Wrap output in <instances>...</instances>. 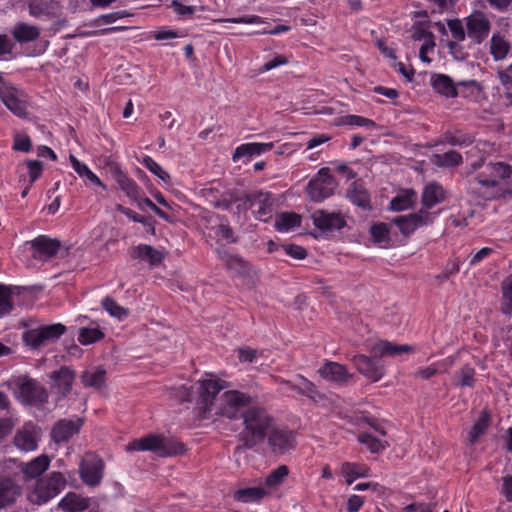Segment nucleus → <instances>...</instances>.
<instances>
[{"instance_id": "obj_25", "label": "nucleus", "mask_w": 512, "mask_h": 512, "mask_svg": "<svg viewBox=\"0 0 512 512\" xmlns=\"http://www.w3.org/2000/svg\"><path fill=\"white\" fill-rule=\"evenodd\" d=\"M445 199V192L443 187L436 183L431 182L427 184L422 192L421 202L423 210H429L435 205L441 203Z\"/></svg>"}, {"instance_id": "obj_64", "label": "nucleus", "mask_w": 512, "mask_h": 512, "mask_svg": "<svg viewBox=\"0 0 512 512\" xmlns=\"http://www.w3.org/2000/svg\"><path fill=\"white\" fill-rule=\"evenodd\" d=\"M498 79L502 86L511 87L512 85V64L509 65L505 70L497 72Z\"/></svg>"}, {"instance_id": "obj_58", "label": "nucleus", "mask_w": 512, "mask_h": 512, "mask_svg": "<svg viewBox=\"0 0 512 512\" xmlns=\"http://www.w3.org/2000/svg\"><path fill=\"white\" fill-rule=\"evenodd\" d=\"M215 234L221 238L226 240L229 243H235L237 239L234 237L233 229L228 224H219L214 227Z\"/></svg>"}, {"instance_id": "obj_17", "label": "nucleus", "mask_w": 512, "mask_h": 512, "mask_svg": "<svg viewBox=\"0 0 512 512\" xmlns=\"http://www.w3.org/2000/svg\"><path fill=\"white\" fill-rule=\"evenodd\" d=\"M18 390L20 398L26 404H38L47 400L46 390L34 380L20 379Z\"/></svg>"}, {"instance_id": "obj_52", "label": "nucleus", "mask_w": 512, "mask_h": 512, "mask_svg": "<svg viewBox=\"0 0 512 512\" xmlns=\"http://www.w3.org/2000/svg\"><path fill=\"white\" fill-rule=\"evenodd\" d=\"M337 125H353L362 127H375L373 120L358 115H346L337 119Z\"/></svg>"}, {"instance_id": "obj_28", "label": "nucleus", "mask_w": 512, "mask_h": 512, "mask_svg": "<svg viewBox=\"0 0 512 512\" xmlns=\"http://www.w3.org/2000/svg\"><path fill=\"white\" fill-rule=\"evenodd\" d=\"M130 255L132 258L147 261L151 266L159 265L164 259V255L161 251L146 244H140L133 247Z\"/></svg>"}, {"instance_id": "obj_13", "label": "nucleus", "mask_w": 512, "mask_h": 512, "mask_svg": "<svg viewBox=\"0 0 512 512\" xmlns=\"http://www.w3.org/2000/svg\"><path fill=\"white\" fill-rule=\"evenodd\" d=\"M491 24L482 12H474L466 18L468 38L474 44H481L489 35Z\"/></svg>"}, {"instance_id": "obj_42", "label": "nucleus", "mask_w": 512, "mask_h": 512, "mask_svg": "<svg viewBox=\"0 0 512 512\" xmlns=\"http://www.w3.org/2000/svg\"><path fill=\"white\" fill-rule=\"evenodd\" d=\"M463 161L462 155L455 151L450 150L443 154H435L432 156V162L439 167H454L459 166Z\"/></svg>"}, {"instance_id": "obj_21", "label": "nucleus", "mask_w": 512, "mask_h": 512, "mask_svg": "<svg viewBox=\"0 0 512 512\" xmlns=\"http://www.w3.org/2000/svg\"><path fill=\"white\" fill-rule=\"evenodd\" d=\"M50 378L57 392L62 396H66L72 389L75 373L70 368L64 366L52 372Z\"/></svg>"}, {"instance_id": "obj_16", "label": "nucleus", "mask_w": 512, "mask_h": 512, "mask_svg": "<svg viewBox=\"0 0 512 512\" xmlns=\"http://www.w3.org/2000/svg\"><path fill=\"white\" fill-rule=\"evenodd\" d=\"M311 218L315 227L322 231L339 230L346 225L345 217L340 212L316 210Z\"/></svg>"}, {"instance_id": "obj_12", "label": "nucleus", "mask_w": 512, "mask_h": 512, "mask_svg": "<svg viewBox=\"0 0 512 512\" xmlns=\"http://www.w3.org/2000/svg\"><path fill=\"white\" fill-rule=\"evenodd\" d=\"M267 436L271 452L276 455H284L296 446L295 435L290 430L273 426Z\"/></svg>"}, {"instance_id": "obj_5", "label": "nucleus", "mask_w": 512, "mask_h": 512, "mask_svg": "<svg viewBox=\"0 0 512 512\" xmlns=\"http://www.w3.org/2000/svg\"><path fill=\"white\" fill-rule=\"evenodd\" d=\"M66 479L60 472H52L37 481L35 488L28 495L31 503L42 505L54 498L65 487Z\"/></svg>"}, {"instance_id": "obj_19", "label": "nucleus", "mask_w": 512, "mask_h": 512, "mask_svg": "<svg viewBox=\"0 0 512 512\" xmlns=\"http://www.w3.org/2000/svg\"><path fill=\"white\" fill-rule=\"evenodd\" d=\"M83 424L82 419H61L56 422L51 430V437L55 443L67 442L77 434Z\"/></svg>"}, {"instance_id": "obj_39", "label": "nucleus", "mask_w": 512, "mask_h": 512, "mask_svg": "<svg viewBox=\"0 0 512 512\" xmlns=\"http://www.w3.org/2000/svg\"><path fill=\"white\" fill-rule=\"evenodd\" d=\"M475 369L470 365H464L461 367L454 376V385L456 387H474L475 385Z\"/></svg>"}, {"instance_id": "obj_53", "label": "nucleus", "mask_w": 512, "mask_h": 512, "mask_svg": "<svg viewBox=\"0 0 512 512\" xmlns=\"http://www.w3.org/2000/svg\"><path fill=\"white\" fill-rule=\"evenodd\" d=\"M218 253H219L220 259L225 264L227 269L240 272L241 270H243L245 268V263L241 257H239L237 255L230 254L226 251H223V252L219 251Z\"/></svg>"}, {"instance_id": "obj_2", "label": "nucleus", "mask_w": 512, "mask_h": 512, "mask_svg": "<svg viewBox=\"0 0 512 512\" xmlns=\"http://www.w3.org/2000/svg\"><path fill=\"white\" fill-rule=\"evenodd\" d=\"M472 171L481 169V171L469 180V190L482 197L483 199H492L496 196L494 188L498 186L500 180L510 177L512 167L503 162L484 163L477 161L471 164Z\"/></svg>"}, {"instance_id": "obj_33", "label": "nucleus", "mask_w": 512, "mask_h": 512, "mask_svg": "<svg viewBox=\"0 0 512 512\" xmlns=\"http://www.w3.org/2000/svg\"><path fill=\"white\" fill-rule=\"evenodd\" d=\"M32 247L46 257H53L60 248V242L55 239L40 235L31 241Z\"/></svg>"}, {"instance_id": "obj_10", "label": "nucleus", "mask_w": 512, "mask_h": 512, "mask_svg": "<svg viewBox=\"0 0 512 512\" xmlns=\"http://www.w3.org/2000/svg\"><path fill=\"white\" fill-rule=\"evenodd\" d=\"M273 198L268 192L255 191L246 194L244 205L252 210L256 219L267 222L273 214Z\"/></svg>"}, {"instance_id": "obj_27", "label": "nucleus", "mask_w": 512, "mask_h": 512, "mask_svg": "<svg viewBox=\"0 0 512 512\" xmlns=\"http://www.w3.org/2000/svg\"><path fill=\"white\" fill-rule=\"evenodd\" d=\"M90 507V499L77 493L69 492L59 502V508L64 512H83Z\"/></svg>"}, {"instance_id": "obj_44", "label": "nucleus", "mask_w": 512, "mask_h": 512, "mask_svg": "<svg viewBox=\"0 0 512 512\" xmlns=\"http://www.w3.org/2000/svg\"><path fill=\"white\" fill-rule=\"evenodd\" d=\"M358 441L367 446L371 453L375 454H379L389 447V443L387 441L378 439L369 433L359 434Z\"/></svg>"}, {"instance_id": "obj_37", "label": "nucleus", "mask_w": 512, "mask_h": 512, "mask_svg": "<svg viewBox=\"0 0 512 512\" xmlns=\"http://www.w3.org/2000/svg\"><path fill=\"white\" fill-rule=\"evenodd\" d=\"M301 225V216L294 212H283L275 220V228L279 232H287Z\"/></svg>"}, {"instance_id": "obj_23", "label": "nucleus", "mask_w": 512, "mask_h": 512, "mask_svg": "<svg viewBox=\"0 0 512 512\" xmlns=\"http://www.w3.org/2000/svg\"><path fill=\"white\" fill-rule=\"evenodd\" d=\"M320 375L329 381L339 384L346 383L352 374L347 371V368L337 362H326L322 368L319 369Z\"/></svg>"}, {"instance_id": "obj_35", "label": "nucleus", "mask_w": 512, "mask_h": 512, "mask_svg": "<svg viewBox=\"0 0 512 512\" xmlns=\"http://www.w3.org/2000/svg\"><path fill=\"white\" fill-rule=\"evenodd\" d=\"M69 160L74 171L80 176L86 178L91 184L106 189V185L93 173L87 165L81 163L74 155L69 156Z\"/></svg>"}, {"instance_id": "obj_7", "label": "nucleus", "mask_w": 512, "mask_h": 512, "mask_svg": "<svg viewBox=\"0 0 512 512\" xmlns=\"http://www.w3.org/2000/svg\"><path fill=\"white\" fill-rule=\"evenodd\" d=\"M336 187L337 182L330 174V169L323 167L318 171L316 177L309 181L306 191L312 201L321 202L330 197Z\"/></svg>"}, {"instance_id": "obj_29", "label": "nucleus", "mask_w": 512, "mask_h": 512, "mask_svg": "<svg viewBox=\"0 0 512 512\" xmlns=\"http://www.w3.org/2000/svg\"><path fill=\"white\" fill-rule=\"evenodd\" d=\"M431 85L433 89L446 97H457L459 92L457 90V83H453L452 79L444 74H434L431 77Z\"/></svg>"}, {"instance_id": "obj_14", "label": "nucleus", "mask_w": 512, "mask_h": 512, "mask_svg": "<svg viewBox=\"0 0 512 512\" xmlns=\"http://www.w3.org/2000/svg\"><path fill=\"white\" fill-rule=\"evenodd\" d=\"M29 14L41 21H53L62 16V6L55 0H31Z\"/></svg>"}, {"instance_id": "obj_15", "label": "nucleus", "mask_w": 512, "mask_h": 512, "mask_svg": "<svg viewBox=\"0 0 512 512\" xmlns=\"http://www.w3.org/2000/svg\"><path fill=\"white\" fill-rule=\"evenodd\" d=\"M378 358L373 355L368 357L363 354L355 355L352 359L355 368L369 380L376 382L384 375V369L379 365Z\"/></svg>"}, {"instance_id": "obj_50", "label": "nucleus", "mask_w": 512, "mask_h": 512, "mask_svg": "<svg viewBox=\"0 0 512 512\" xmlns=\"http://www.w3.org/2000/svg\"><path fill=\"white\" fill-rule=\"evenodd\" d=\"M457 90L459 96L476 97L482 91V86L476 80L458 81Z\"/></svg>"}, {"instance_id": "obj_48", "label": "nucleus", "mask_w": 512, "mask_h": 512, "mask_svg": "<svg viewBox=\"0 0 512 512\" xmlns=\"http://www.w3.org/2000/svg\"><path fill=\"white\" fill-rule=\"evenodd\" d=\"M299 378L301 380L299 385L293 384L287 380H283L282 383L285 384L289 389L314 399L315 395L317 394L316 386L302 376H299Z\"/></svg>"}, {"instance_id": "obj_34", "label": "nucleus", "mask_w": 512, "mask_h": 512, "mask_svg": "<svg viewBox=\"0 0 512 512\" xmlns=\"http://www.w3.org/2000/svg\"><path fill=\"white\" fill-rule=\"evenodd\" d=\"M115 180L121 190L125 192V194L133 199L138 200L140 195V188L137 186L135 181L130 179L125 173H123L120 169H116L114 172Z\"/></svg>"}, {"instance_id": "obj_6", "label": "nucleus", "mask_w": 512, "mask_h": 512, "mask_svg": "<svg viewBox=\"0 0 512 512\" xmlns=\"http://www.w3.org/2000/svg\"><path fill=\"white\" fill-rule=\"evenodd\" d=\"M209 376L210 378L199 380L196 383L198 392L197 405L203 414L214 411V404L218 398L217 395L227 387L225 381L213 378L212 375Z\"/></svg>"}, {"instance_id": "obj_40", "label": "nucleus", "mask_w": 512, "mask_h": 512, "mask_svg": "<svg viewBox=\"0 0 512 512\" xmlns=\"http://www.w3.org/2000/svg\"><path fill=\"white\" fill-rule=\"evenodd\" d=\"M268 492L261 487H248L239 489L234 493V499L240 502L249 503L261 500Z\"/></svg>"}, {"instance_id": "obj_47", "label": "nucleus", "mask_w": 512, "mask_h": 512, "mask_svg": "<svg viewBox=\"0 0 512 512\" xmlns=\"http://www.w3.org/2000/svg\"><path fill=\"white\" fill-rule=\"evenodd\" d=\"M289 474V468L286 465H280L272 470L265 479V486L274 489L280 486Z\"/></svg>"}, {"instance_id": "obj_54", "label": "nucleus", "mask_w": 512, "mask_h": 512, "mask_svg": "<svg viewBox=\"0 0 512 512\" xmlns=\"http://www.w3.org/2000/svg\"><path fill=\"white\" fill-rule=\"evenodd\" d=\"M103 308L113 317L122 319L128 315V310L119 306L112 298L105 297L102 300Z\"/></svg>"}, {"instance_id": "obj_63", "label": "nucleus", "mask_w": 512, "mask_h": 512, "mask_svg": "<svg viewBox=\"0 0 512 512\" xmlns=\"http://www.w3.org/2000/svg\"><path fill=\"white\" fill-rule=\"evenodd\" d=\"M363 504V497L359 495H351L347 501V512H358Z\"/></svg>"}, {"instance_id": "obj_56", "label": "nucleus", "mask_w": 512, "mask_h": 512, "mask_svg": "<svg viewBox=\"0 0 512 512\" xmlns=\"http://www.w3.org/2000/svg\"><path fill=\"white\" fill-rule=\"evenodd\" d=\"M12 290L5 286L0 284V314L4 315L7 313H10L13 309L12 304Z\"/></svg>"}, {"instance_id": "obj_38", "label": "nucleus", "mask_w": 512, "mask_h": 512, "mask_svg": "<svg viewBox=\"0 0 512 512\" xmlns=\"http://www.w3.org/2000/svg\"><path fill=\"white\" fill-rule=\"evenodd\" d=\"M341 473L350 485L355 478L369 476V468L363 464L344 462L341 465Z\"/></svg>"}, {"instance_id": "obj_61", "label": "nucleus", "mask_w": 512, "mask_h": 512, "mask_svg": "<svg viewBox=\"0 0 512 512\" xmlns=\"http://www.w3.org/2000/svg\"><path fill=\"white\" fill-rule=\"evenodd\" d=\"M13 149L21 152H28L31 149V140L27 135L17 134L14 138Z\"/></svg>"}, {"instance_id": "obj_8", "label": "nucleus", "mask_w": 512, "mask_h": 512, "mask_svg": "<svg viewBox=\"0 0 512 512\" xmlns=\"http://www.w3.org/2000/svg\"><path fill=\"white\" fill-rule=\"evenodd\" d=\"M66 331V327L60 323L41 326L24 332L23 340L26 345L37 349L40 346L58 340Z\"/></svg>"}, {"instance_id": "obj_31", "label": "nucleus", "mask_w": 512, "mask_h": 512, "mask_svg": "<svg viewBox=\"0 0 512 512\" xmlns=\"http://www.w3.org/2000/svg\"><path fill=\"white\" fill-rule=\"evenodd\" d=\"M50 465V458L42 454L27 462L21 469L26 478H37L42 475Z\"/></svg>"}, {"instance_id": "obj_4", "label": "nucleus", "mask_w": 512, "mask_h": 512, "mask_svg": "<svg viewBox=\"0 0 512 512\" xmlns=\"http://www.w3.org/2000/svg\"><path fill=\"white\" fill-rule=\"evenodd\" d=\"M251 403V397L238 390L223 392L215 401L214 414L228 419L242 417Z\"/></svg>"}, {"instance_id": "obj_20", "label": "nucleus", "mask_w": 512, "mask_h": 512, "mask_svg": "<svg viewBox=\"0 0 512 512\" xmlns=\"http://www.w3.org/2000/svg\"><path fill=\"white\" fill-rule=\"evenodd\" d=\"M103 461L99 458L85 459L80 468V476L89 486H97L103 476Z\"/></svg>"}, {"instance_id": "obj_49", "label": "nucleus", "mask_w": 512, "mask_h": 512, "mask_svg": "<svg viewBox=\"0 0 512 512\" xmlns=\"http://www.w3.org/2000/svg\"><path fill=\"white\" fill-rule=\"evenodd\" d=\"M447 25L453 39L455 40L449 42L448 46L451 50H454L458 46V42L465 40V30L460 19H451L448 21Z\"/></svg>"}, {"instance_id": "obj_45", "label": "nucleus", "mask_w": 512, "mask_h": 512, "mask_svg": "<svg viewBox=\"0 0 512 512\" xmlns=\"http://www.w3.org/2000/svg\"><path fill=\"white\" fill-rule=\"evenodd\" d=\"M510 44L503 37L494 34L490 41V52L495 60H502L506 57Z\"/></svg>"}, {"instance_id": "obj_36", "label": "nucleus", "mask_w": 512, "mask_h": 512, "mask_svg": "<svg viewBox=\"0 0 512 512\" xmlns=\"http://www.w3.org/2000/svg\"><path fill=\"white\" fill-rule=\"evenodd\" d=\"M417 199L414 190L408 189L398 194L390 201V208L394 211H403L412 208Z\"/></svg>"}, {"instance_id": "obj_43", "label": "nucleus", "mask_w": 512, "mask_h": 512, "mask_svg": "<svg viewBox=\"0 0 512 512\" xmlns=\"http://www.w3.org/2000/svg\"><path fill=\"white\" fill-rule=\"evenodd\" d=\"M502 302L501 309L505 315H512V274L501 282Z\"/></svg>"}, {"instance_id": "obj_9", "label": "nucleus", "mask_w": 512, "mask_h": 512, "mask_svg": "<svg viewBox=\"0 0 512 512\" xmlns=\"http://www.w3.org/2000/svg\"><path fill=\"white\" fill-rule=\"evenodd\" d=\"M0 99L3 104L16 116L25 117L27 115L25 94L6 82L3 74L0 72Z\"/></svg>"}, {"instance_id": "obj_41", "label": "nucleus", "mask_w": 512, "mask_h": 512, "mask_svg": "<svg viewBox=\"0 0 512 512\" xmlns=\"http://www.w3.org/2000/svg\"><path fill=\"white\" fill-rule=\"evenodd\" d=\"M106 371L103 368H96L91 371H85L81 376V381L85 387L100 389L105 384Z\"/></svg>"}, {"instance_id": "obj_18", "label": "nucleus", "mask_w": 512, "mask_h": 512, "mask_svg": "<svg viewBox=\"0 0 512 512\" xmlns=\"http://www.w3.org/2000/svg\"><path fill=\"white\" fill-rule=\"evenodd\" d=\"M39 438V429L32 423H25L14 436V445L25 452L33 451L37 448Z\"/></svg>"}, {"instance_id": "obj_32", "label": "nucleus", "mask_w": 512, "mask_h": 512, "mask_svg": "<svg viewBox=\"0 0 512 512\" xmlns=\"http://www.w3.org/2000/svg\"><path fill=\"white\" fill-rule=\"evenodd\" d=\"M12 35L19 43L32 42L40 36V29L36 25L18 22L12 30Z\"/></svg>"}, {"instance_id": "obj_3", "label": "nucleus", "mask_w": 512, "mask_h": 512, "mask_svg": "<svg viewBox=\"0 0 512 512\" xmlns=\"http://www.w3.org/2000/svg\"><path fill=\"white\" fill-rule=\"evenodd\" d=\"M127 451H150L159 457H172L183 454L186 449L176 438L163 434H149L135 439L126 446Z\"/></svg>"}, {"instance_id": "obj_59", "label": "nucleus", "mask_w": 512, "mask_h": 512, "mask_svg": "<svg viewBox=\"0 0 512 512\" xmlns=\"http://www.w3.org/2000/svg\"><path fill=\"white\" fill-rule=\"evenodd\" d=\"M282 249L285 251L287 255L297 260H303L307 256L306 250L299 245L287 244L283 245Z\"/></svg>"}, {"instance_id": "obj_30", "label": "nucleus", "mask_w": 512, "mask_h": 512, "mask_svg": "<svg viewBox=\"0 0 512 512\" xmlns=\"http://www.w3.org/2000/svg\"><path fill=\"white\" fill-rule=\"evenodd\" d=\"M274 144L269 143H245L238 146L233 153V160L237 161L240 158L247 156L252 157L254 155H260L262 153L272 150Z\"/></svg>"}, {"instance_id": "obj_62", "label": "nucleus", "mask_w": 512, "mask_h": 512, "mask_svg": "<svg viewBox=\"0 0 512 512\" xmlns=\"http://www.w3.org/2000/svg\"><path fill=\"white\" fill-rule=\"evenodd\" d=\"M288 63V59L284 55H277L272 60L267 61L261 68V72L270 71L278 66L285 65Z\"/></svg>"}, {"instance_id": "obj_51", "label": "nucleus", "mask_w": 512, "mask_h": 512, "mask_svg": "<svg viewBox=\"0 0 512 512\" xmlns=\"http://www.w3.org/2000/svg\"><path fill=\"white\" fill-rule=\"evenodd\" d=\"M104 334L98 328H81L78 336V341L82 345H89L101 340Z\"/></svg>"}, {"instance_id": "obj_22", "label": "nucleus", "mask_w": 512, "mask_h": 512, "mask_svg": "<svg viewBox=\"0 0 512 512\" xmlns=\"http://www.w3.org/2000/svg\"><path fill=\"white\" fill-rule=\"evenodd\" d=\"M411 351L412 347L410 345H399L386 340L379 341L373 344L370 348V352L375 358H381L383 356H397Z\"/></svg>"}, {"instance_id": "obj_60", "label": "nucleus", "mask_w": 512, "mask_h": 512, "mask_svg": "<svg viewBox=\"0 0 512 512\" xmlns=\"http://www.w3.org/2000/svg\"><path fill=\"white\" fill-rule=\"evenodd\" d=\"M28 173L30 178V185L40 177L42 174V163L38 160H29L27 161Z\"/></svg>"}, {"instance_id": "obj_24", "label": "nucleus", "mask_w": 512, "mask_h": 512, "mask_svg": "<svg viewBox=\"0 0 512 512\" xmlns=\"http://www.w3.org/2000/svg\"><path fill=\"white\" fill-rule=\"evenodd\" d=\"M21 494V487L9 477L0 478V509L13 504Z\"/></svg>"}, {"instance_id": "obj_57", "label": "nucleus", "mask_w": 512, "mask_h": 512, "mask_svg": "<svg viewBox=\"0 0 512 512\" xmlns=\"http://www.w3.org/2000/svg\"><path fill=\"white\" fill-rule=\"evenodd\" d=\"M371 236L376 243L389 241V227L385 223L374 224L370 228Z\"/></svg>"}, {"instance_id": "obj_55", "label": "nucleus", "mask_w": 512, "mask_h": 512, "mask_svg": "<svg viewBox=\"0 0 512 512\" xmlns=\"http://www.w3.org/2000/svg\"><path fill=\"white\" fill-rule=\"evenodd\" d=\"M141 163L153 174L159 177L162 181L168 182L170 179L169 174L162 169V167L155 162L150 156H144Z\"/></svg>"}, {"instance_id": "obj_26", "label": "nucleus", "mask_w": 512, "mask_h": 512, "mask_svg": "<svg viewBox=\"0 0 512 512\" xmlns=\"http://www.w3.org/2000/svg\"><path fill=\"white\" fill-rule=\"evenodd\" d=\"M346 197L355 205L363 208L370 209V195L365 188L364 184L360 181L352 182L347 191Z\"/></svg>"}, {"instance_id": "obj_1", "label": "nucleus", "mask_w": 512, "mask_h": 512, "mask_svg": "<svg viewBox=\"0 0 512 512\" xmlns=\"http://www.w3.org/2000/svg\"><path fill=\"white\" fill-rule=\"evenodd\" d=\"M244 431L238 434L239 444L234 454H240L254 448L262 441L274 426V419L260 407H249L242 413Z\"/></svg>"}, {"instance_id": "obj_46", "label": "nucleus", "mask_w": 512, "mask_h": 512, "mask_svg": "<svg viewBox=\"0 0 512 512\" xmlns=\"http://www.w3.org/2000/svg\"><path fill=\"white\" fill-rule=\"evenodd\" d=\"M490 415L487 411L481 412L478 420L469 432V442L474 444L480 436H482L489 427Z\"/></svg>"}, {"instance_id": "obj_11", "label": "nucleus", "mask_w": 512, "mask_h": 512, "mask_svg": "<svg viewBox=\"0 0 512 512\" xmlns=\"http://www.w3.org/2000/svg\"><path fill=\"white\" fill-rule=\"evenodd\" d=\"M433 214L427 210L420 209L417 213L398 216L392 222L399 228L404 236H410L414 231L423 226L433 223Z\"/></svg>"}]
</instances>
